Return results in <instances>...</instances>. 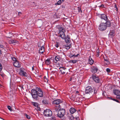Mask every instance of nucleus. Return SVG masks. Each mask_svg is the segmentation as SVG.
Returning a JSON list of instances; mask_svg holds the SVG:
<instances>
[{
  "mask_svg": "<svg viewBox=\"0 0 120 120\" xmlns=\"http://www.w3.org/2000/svg\"><path fill=\"white\" fill-rule=\"evenodd\" d=\"M98 29L100 31H103L105 30L107 28L106 24L104 22H101L98 27Z\"/></svg>",
  "mask_w": 120,
  "mask_h": 120,
  "instance_id": "nucleus-5",
  "label": "nucleus"
},
{
  "mask_svg": "<svg viewBox=\"0 0 120 120\" xmlns=\"http://www.w3.org/2000/svg\"><path fill=\"white\" fill-rule=\"evenodd\" d=\"M113 93L116 96V98L120 96V91L118 90L115 89L113 90Z\"/></svg>",
  "mask_w": 120,
  "mask_h": 120,
  "instance_id": "nucleus-11",
  "label": "nucleus"
},
{
  "mask_svg": "<svg viewBox=\"0 0 120 120\" xmlns=\"http://www.w3.org/2000/svg\"><path fill=\"white\" fill-rule=\"evenodd\" d=\"M99 17L102 19H103L105 21L108 20V18L106 15L105 14H101L99 15Z\"/></svg>",
  "mask_w": 120,
  "mask_h": 120,
  "instance_id": "nucleus-9",
  "label": "nucleus"
},
{
  "mask_svg": "<svg viewBox=\"0 0 120 120\" xmlns=\"http://www.w3.org/2000/svg\"><path fill=\"white\" fill-rule=\"evenodd\" d=\"M62 102V101L59 99L55 100L53 101V104L56 105H55L56 108H55V112H57L58 110V109H57L58 108H60V106L59 104Z\"/></svg>",
  "mask_w": 120,
  "mask_h": 120,
  "instance_id": "nucleus-3",
  "label": "nucleus"
},
{
  "mask_svg": "<svg viewBox=\"0 0 120 120\" xmlns=\"http://www.w3.org/2000/svg\"><path fill=\"white\" fill-rule=\"evenodd\" d=\"M109 98L110 100H113L114 101H115L117 102H119L116 99H115L111 97H109Z\"/></svg>",
  "mask_w": 120,
  "mask_h": 120,
  "instance_id": "nucleus-25",
  "label": "nucleus"
},
{
  "mask_svg": "<svg viewBox=\"0 0 120 120\" xmlns=\"http://www.w3.org/2000/svg\"><path fill=\"white\" fill-rule=\"evenodd\" d=\"M12 58V59L14 61H17L16 60V58H15V57H13V58Z\"/></svg>",
  "mask_w": 120,
  "mask_h": 120,
  "instance_id": "nucleus-42",
  "label": "nucleus"
},
{
  "mask_svg": "<svg viewBox=\"0 0 120 120\" xmlns=\"http://www.w3.org/2000/svg\"><path fill=\"white\" fill-rule=\"evenodd\" d=\"M50 120H56V119L55 117L52 116V117L51 118Z\"/></svg>",
  "mask_w": 120,
  "mask_h": 120,
  "instance_id": "nucleus-37",
  "label": "nucleus"
},
{
  "mask_svg": "<svg viewBox=\"0 0 120 120\" xmlns=\"http://www.w3.org/2000/svg\"><path fill=\"white\" fill-rule=\"evenodd\" d=\"M60 57L59 56H57L55 57V61H54L55 63H56L57 61H58L60 60Z\"/></svg>",
  "mask_w": 120,
  "mask_h": 120,
  "instance_id": "nucleus-18",
  "label": "nucleus"
},
{
  "mask_svg": "<svg viewBox=\"0 0 120 120\" xmlns=\"http://www.w3.org/2000/svg\"><path fill=\"white\" fill-rule=\"evenodd\" d=\"M59 36L61 37L62 39H64L65 38V35L64 33L65 32V29L63 27H60L59 28Z\"/></svg>",
  "mask_w": 120,
  "mask_h": 120,
  "instance_id": "nucleus-2",
  "label": "nucleus"
},
{
  "mask_svg": "<svg viewBox=\"0 0 120 120\" xmlns=\"http://www.w3.org/2000/svg\"><path fill=\"white\" fill-rule=\"evenodd\" d=\"M98 69L96 66H93L91 67V71L93 73H96L98 71Z\"/></svg>",
  "mask_w": 120,
  "mask_h": 120,
  "instance_id": "nucleus-13",
  "label": "nucleus"
},
{
  "mask_svg": "<svg viewBox=\"0 0 120 120\" xmlns=\"http://www.w3.org/2000/svg\"><path fill=\"white\" fill-rule=\"evenodd\" d=\"M22 14V13L21 12H19L18 13V15L19 16H20Z\"/></svg>",
  "mask_w": 120,
  "mask_h": 120,
  "instance_id": "nucleus-43",
  "label": "nucleus"
},
{
  "mask_svg": "<svg viewBox=\"0 0 120 120\" xmlns=\"http://www.w3.org/2000/svg\"><path fill=\"white\" fill-rule=\"evenodd\" d=\"M44 78L45 79V82H48V79L47 78H46V77L45 76L44 77Z\"/></svg>",
  "mask_w": 120,
  "mask_h": 120,
  "instance_id": "nucleus-34",
  "label": "nucleus"
},
{
  "mask_svg": "<svg viewBox=\"0 0 120 120\" xmlns=\"http://www.w3.org/2000/svg\"><path fill=\"white\" fill-rule=\"evenodd\" d=\"M104 5L103 4H102L101 5V7H104Z\"/></svg>",
  "mask_w": 120,
  "mask_h": 120,
  "instance_id": "nucleus-46",
  "label": "nucleus"
},
{
  "mask_svg": "<svg viewBox=\"0 0 120 120\" xmlns=\"http://www.w3.org/2000/svg\"><path fill=\"white\" fill-rule=\"evenodd\" d=\"M47 101L46 100H43L42 101V103L44 104H46L47 103Z\"/></svg>",
  "mask_w": 120,
  "mask_h": 120,
  "instance_id": "nucleus-33",
  "label": "nucleus"
},
{
  "mask_svg": "<svg viewBox=\"0 0 120 120\" xmlns=\"http://www.w3.org/2000/svg\"><path fill=\"white\" fill-rule=\"evenodd\" d=\"M61 3L62 2L61 1V0H59L57 3H56L55 5H60Z\"/></svg>",
  "mask_w": 120,
  "mask_h": 120,
  "instance_id": "nucleus-26",
  "label": "nucleus"
},
{
  "mask_svg": "<svg viewBox=\"0 0 120 120\" xmlns=\"http://www.w3.org/2000/svg\"><path fill=\"white\" fill-rule=\"evenodd\" d=\"M8 109L10 110L11 111H12V109L11 108V107L10 106H8Z\"/></svg>",
  "mask_w": 120,
  "mask_h": 120,
  "instance_id": "nucleus-31",
  "label": "nucleus"
},
{
  "mask_svg": "<svg viewBox=\"0 0 120 120\" xmlns=\"http://www.w3.org/2000/svg\"><path fill=\"white\" fill-rule=\"evenodd\" d=\"M65 0H61V1L62 2V3L64 2Z\"/></svg>",
  "mask_w": 120,
  "mask_h": 120,
  "instance_id": "nucleus-49",
  "label": "nucleus"
},
{
  "mask_svg": "<svg viewBox=\"0 0 120 120\" xmlns=\"http://www.w3.org/2000/svg\"><path fill=\"white\" fill-rule=\"evenodd\" d=\"M114 34L113 31H112L111 32H110L109 34L110 35L112 36H113L114 35Z\"/></svg>",
  "mask_w": 120,
  "mask_h": 120,
  "instance_id": "nucleus-27",
  "label": "nucleus"
},
{
  "mask_svg": "<svg viewBox=\"0 0 120 120\" xmlns=\"http://www.w3.org/2000/svg\"><path fill=\"white\" fill-rule=\"evenodd\" d=\"M92 78L94 81L95 82L98 83L99 82L100 79L98 76L96 75H93Z\"/></svg>",
  "mask_w": 120,
  "mask_h": 120,
  "instance_id": "nucleus-8",
  "label": "nucleus"
},
{
  "mask_svg": "<svg viewBox=\"0 0 120 120\" xmlns=\"http://www.w3.org/2000/svg\"><path fill=\"white\" fill-rule=\"evenodd\" d=\"M110 69L109 68H107L106 69L107 72L108 73L110 72Z\"/></svg>",
  "mask_w": 120,
  "mask_h": 120,
  "instance_id": "nucleus-35",
  "label": "nucleus"
},
{
  "mask_svg": "<svg viewBox=\"0 0 120 120\" xmlns=\"http://www.w3.org/2000/svg\"><path fill=\"white\" fill-rule=\"evenodd\" d=\"M55 46L57 47V48H58V46H59V45H58V43H56L55 45Z\"/></svg>",
  "mask_w": 120,
  "mask_h": 120,
  "instance_id": "nucleus-41",
  "label": "nucleus"
},
{
  "mask_svg": "<svg viewBox=\"0 0 120 120\" xmlns=\"http://www.w3.org/2000/svg\"><path fill=\"white\" fill-rule=\"evenodd\" d=\"M2 85H0V87H2Z\"/></svg>",
  "mask_w": 120,
  "mask_h": 120,
  "instance_id": "nucleus-51",
  "label": "nucleus"
},
{
  "mask_svg": "<svg viewBox=\"0 0 120 120\" xmlns=\"http://www.w3.org/2000/svg\"><path fill=\"white\" fill-rule=\"evenodd\" d=\"M78 10V11L79 12H82V11L81 10V8H79Z\"/></svg>",
  "mask_w": 120,
  "mask_h": 120,
  "instance_id": "nucleus-40",
  "label": "nucleus"
},
{
  "mask_svg": "<svg viewBox=\"0 0 120 120\" xmlns=\"http://www.w3.org/2000/svg\"><path fill=\"white\" fill-rule=\"evenodd\" d=\"M32 104L35 106L38 107V103L35 102H33L32 103Z\"/></svg>",
  "mask_w": 120,
  "mask_h": 120,
  "instance_id": "nucleus-24",
  "label": "nucleus"
},
{
  "mask_svg": "<svg viewBox=\"0 0 120 120\" xmlns=\"http://www.w3.org/2000/svg\"><path fill=\"white\" fill-rule=\"evenodd\" d=\"M20 74L22 76L25 77H27L28 76L26 72L24 71L22 69V68L20 69V70L19 72Z\"/></svg>",
  "mask_w": 120,
  "mask_h": 120,
  "instance_id": "nucleus-10",
  "label": "nucleus"
},
{
  "mask_svg": "<svg viewBox=\"0 0 120 120\" xmlns=\"http://www.w3.org/2000/svg\"><path fill=\"white\" fill-rule=\"evenodd\" d=\"M72 78L71 77V79L70 80V81H71V80H72Z\"/></svg>",
  "mask_w": 120,
  "mask_h": 120,
  "instance_id": "nucleus-50",
  "label": "nucleus"
},
{
  "mask_svg": "<svg viewBox=\"0 0 120 120\" xmlns=\"http://www.w3.org/2000/svg\"><path fill=\"white\" fill-rule=\"evenodd\" d=\"M45 63L48 65H49L50 64L51 62L49 59H48L45 61Z\"/></svg>",
  "mask_w": 120,
  "mask_h": 120,
  "instance_id": "nucleus-22",
  "label": "nucleus"
},
{
  "mask_svg": "<svg viewBox=\"0 0 120 120\" xmlns=\"http://www.w3.org/2000/svg\"><path fill=\"white\" fill-rule=\"evenodd\" d=\"M43 114L45 116H50L52 115V112L51 110L49 109H46L44 111Z\"/></svg>",
  "mask_w": 120,
  "mask_h": 120,
  "instance_id": "nucleus-6",
  "label": "nucleus"
},
{
  "mask_svg": "<svg viewBox=\"0 0 120 120\" xmlns=\"http://www.w3.org/2000/svg\"><path fill=\"white\" fill-rule=\"evenodd\" d=\"M65 114V110L64 109H60L58 112V113L57 114L58 116L62 119L63 117L64 116Z\"/></svg>",
  "mask_w": 120,
  "mask_h": 120,
  "instance_id": "nucleus-4",
  "label": "nucleus"
},
{
  "mask_svg": "<svg viewBox=\"0 0 120 120\" xmlns=\"http://www.w3.org/2000/svg\"><path fill=\"white\" fill-rule=\"evenodd\" d=\"M25 116H26V117L28 119H30L31 118L27 114H25Z\"/></svg>",
  "mask_w": 120,
  "mask_h": 120,
  "instance_id": "nucleus-29",
  "label": "nucleus"
},
{
  "mask_svg": "<svg viewBox=\"0 0 120 120\" xmlns=\"http://www.w3.org/2000/svg\"><path fill=\"white\" fill-rule=\"evenodd\" d=\"M14 66L15 67L19 68L21 66L20 63L18 61H16L13 63Z\"/></svg>",
  "mask_w": 120,
  "mask_h": 120,
  "instance_id": "nucleus-12",
  "label": "nucleus"
},
{
  "mask_svg": "<svg viewBox=\"0 0 120 120\" xmlns=\"http://www.w3.org/2000/svg\"><path fill=\"white\" fill-rule=\"evenodd\" d=\"M106 24V26L107 27H110L111 25V23L110 22L109 20H107L105 23Z\"/></svg>",
  "mask_w": 120,
  "mask_h": 120,
  "instance_id": "nucleus-16",
  "label": "nucleus"
},
{
  "mask_svg": "<svg viewBox=\"0 0 120 120\" xmlns=\"http://www.w3.org/2000/svg\"><path fill=\"white\" fill-rule=\"evenodd\" d=\"M104 60H105L104 61H106V60H108L107 59H105L104 57Z\"/></svg>",
  "mask_w": 120,
  "mask_h": 120,
  "instance_id": "nucleus-47",
  "label": "nucleus"
},
{
  "mask_svg": "<svg viewBox=\"0 0 120 120\" xmlns=\"http://www.w3.org/2000/svg\"><path fill=\"white\" fill-rule=\"evenodd\" d=\"M79 54H77L76 55H73L72 56H71V57H77L78 56V55H79Z\"/></svg>",
  "mask_w": 120,
  "mask_h": 120,
  "instance_id": "nucleus-38",
  "label": "nucleus"
},
{
  "mask_svg": "<svg viewBox=\"0 0 120 120\" xmlns=\"http://www.w3.org/2000/svg\"><path fill=\"white\" fill-rule=\"evenodd\" d=\"M0 49H2V50L4 49V46L0 44Z\"/></svg>",
  "mask_w": 120,
  "mask_h": 120,
  "instance_id": "nucleus-30",
  "label": "nucleus"
},
{
  "mask_svg": "<svg viewBox=\"0 0 120 120\" xmlns=\"http://www.w3.org/2000/svg\"><path fill=\"white\" fill-rule=\"evenodd\" d=\"M34 69V66H33L32 68V71H33Z\"/></svg>",
  "mask_w": 120,
  "mask_h": 120,
  "instance_id": "nucleus-45",
  "label": "nucleus"
},
{
  "mask_svg": "<svg viewBox=\"0 0 120 120\" xmlns=\"http://www.w3.org/2000/svg\"><path fill=\"white\" fill-rule=\"evenodd\" d=\"M70 45H68L67 46H65V48L67 49H70Z\"/></svg>",
  "mask_w": 120,
  "mask_h": 120,
  "instance_id": "nucleus-36",
  "label": "nucleus"
},
{
  "mask_svg": "<svg viewBox=\"0 0 120 120\" xmlns=\"http://www.w3.org/2000/svg\"><path fill=\"white\" fill-rule=\"evenodd\" d=\"M9 43L10 44H13L14 43H18V41L15 40H13L12 39L10 40L9 41Z\"/></svg>",
  "mask_w": 120,
  "mask_h": 120,
  "instance_id": "nucleus-17",
  "label": "nucleus"
},
{
  "mask_svg": "<svg viewBox=\"0 0 120 120\" xmlns=\"http://www.w3.org/2000/svg\"><path fill=\"white\" fill-rule=\"evenodd\" d=\"M94 61L92 58L90 57L89 59L88 62L90 65H92L94 63Z\"/></svg>",
  "mask_w": 120,
  "mask_h": 120,
  "instance_id": "nucleus-20",
  "label": "nucleus"
},
{
  "mask_svg": "<svg viewBox=\"0 0 120 120\" xmlns=\"http://www.w3.org/2000/svg\"><path fill=\"white\" fill-rule=\"evenodd\" d=\"M68 35L67 36V37L66 38L64 39H65V41L66 43H69L70 42V38L68 37Z\"/></svg>",
  "mask_w": 120,
  "mask_h": 120,
  "instance_id": "nucleus-21",
  "label": "nucleus"
},
{
  "mask_svg": "<svg viewBox=\"0 0 120 120\" xmlns=\"http://www.w3.org/2000/svg\"><path fill=\"white\" fill-rule=\"evenodd\" d=\"M70 111L71 114H73L76 111V110L74 108H71L70 109Z\"/></svg>",
  "mask_w": 120,
  "mask_h": 120,
  "instance_id": "nucleus-19",
  "label": "nucleus"
},
{
  "mask_svg": "<svg viewBox=\"0 0 120 120\" xmlns=\"http://www.w3.org/2000/svg\"><path fill=\"white\" fill-rule=\"evenodd\" d=\"M100 52H99V50H97V53L96 54V56L98 57L99 55V54H100Z\"/></svg>",
  "mask_w": 120,
  "mask_h": 120,
  "instance_id": "nucleus-28",
  "label": "nucleus"
},
{
  "mask_svg": "<svg viewBox=\"0 0 120 120\" xmlns=\"http://www.w3.org/2000/svg\"><path fill=\"white\" fill-rule=\"evenodd\" d=\"M45 50V48L43 46H42L41 47H40L39 50V53L42 54L44 52Z\"/></svg>",
  "mask_w": 120,
  "mask_h": 120,
  "instance_id": "nucleus-15",
  "label": "nucleus"
},
{
  "mask_svg": "<svg viewBox=\"0 0 120 120\" xmlns=\"http://www.w3.org/2000/svg\"><path fill=\"white\" fill-rule=\"evenodd\" d=\"M33 4H35V3H34V2H33Z\"/></svg>",
  "mask_w": 120,
  "mask_h": 120,
  "instance_id": "nucleus-52",
  "label": "nucleus"
},
{
  "mask_svg": "<svg viewBox=\"0 0 120 120\" xmlns=\"http://www.w3.org/2000/svg\"><path fill=\"white\" fill-rule=\"evenodd\" d=\"M31 92L32 97L36 100L38 99V96L40 97L43 96V92L41 89L39 88L36 87L35 89H32Z\"/></svg>",
  "mask_w": 120,
  "mask_h": 120,
  "instance_id": "nucleus-1",
  "label": "nucleus"
},
{
  "mask_svg": "<svg viewBox=\"0 0 120 120\" xmlns=\"http://www.w3.org/2000/svg\"><path fill=\"white\" fill-rule=\"evenodd\" d=\"M104 62L105 64H108L109 63V62L108 60H106V61H104Z\"/></svg>",
  "mask_w": 120,
  "mask_h": 120,
  "instance_id": "nucleus-32",
  "label": "nucleus"
},
{
  "mask_svg": "<svg viewBox=\"0 0 120 120\" xmlns=\"http://www.w3.org/2000/svg\"><path fill=\"white\" fill-rule=\"evenodd\" d=\"M59 69L62 74H64L65 73V70L66 69V68L64 67H61L59 68Z\"/></svg>",
  "mask_w": 120,
  "mask_h": 120,
  "instance_id": "nucleus-14",
  "label": "nucleus"
},
{
  "mask_svg": "<svg viewBox=\"0 0 120 120\" xmlns=\"http://www.w3.org/2000/svg\"><path fill=\"white\" fill-rule=\"evenodd\" d=\"M21 87V90H22V89L23 90H24L23 88V86H20Z\"/></svg>",
  "mask_w": 120,
  "mask_h": 120,
  "instance_id": "nucleus-44",
  "label": "nucleus"
},
{
  "mask_svg": "<svg viewBox=\"0 0 120 120\" xmlns=\"http://www.w3.org/2000/svg\"><path fill=\"white\" fill-rule=\"evenodd\" d=\"M115 8H116V9L117 10V6H116V5H115Z\"/></svg>",
  "mask_w": 120,
  "mask_h": 120,
  "instance_id": "nucleus-48",
  "label": "nucleus"
},
{
  "mask_svg": "<svg viewBox=\"0 0 120 120\" xmlns=\"http://www.w3.org/2000/svg\"><path fill=\"white\" fill-rule=\"evenodd\" d=\"M77 62V60H71L70 61V62L71 63L74 64Z\"/></svg>",
  "mask_w": 120,
  "mask_h": 120,
  "instance_id": "nucleus-23",
  "label": "nucleus"
},
{
  "mask_svg": "<svg viewBox=\"0 0 120 120\" xmlns=\"http://www.w3.org/2000/svg\"><path fill=\"white\" fill-rule=\"evenodd\" d=\"M2 69V67L1 64L0 63V71H1Z\"/></svg>",
  "mask_w": 120,
  "mask_h": 120,
  "instance_id": "nucleus-39",
  "label": "nucleus"
},
{
  "mask_svg": "<svg viewBox=\"0 0 120 120\" xmlns=\"http://www.w3.org/2000/svg\"><path fill=\"white\" fill-rule=\"evenodd\" d=\"M93 90L92 87L88 86L86 88L85 90V93L87 94H90L93 93Z\"/></svg>",
  "mask_w": 120,
  "mask_h": 120,
  "instance_id": "nucleus-7",
  "label": "nucleus"
}]
</instances>
